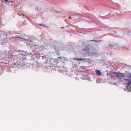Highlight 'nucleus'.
I'll return each instance as SVG.
<instances>
[{"label": "nucleus", "instance_id": "10", "mask_svg": "<svg viewBox=\"0 0 131 131\" xmlns=\"http://www.w3.org/2000/svg\"><path fill=\"white\" fill-rule=\"evenodd\" d=\"M129 79L131 80V75H130L129 76Z\"/></svg>", "mask_w": 131, "mask_h": 131}, {"label": "nucleus", "instance_id": "15", "mask_svg": "<svg viewBox=\"0 0 131 131\" xmlns=\"http://www.w3.org/2000/svg\"><path fill=\"white\" fill-rule=\"evenodd\" d=\"M6 63H6V62H5V64H6Z\"/></svg>", "mask_w": 131, "mask_h": 131}, {"label": "nucleus", "instance_id": "9", "mask_svg": "<svg viewBox=\"0 0 131 131\" xmlns=\"http://www.w3.org/2000/svg\"><path fill=\"white\" fill-rule=\"evenodd\" d=\"M91 41H96V42H97V41H96L95 40H91Z\"/></svg>", "mask_w": 131, "mask_h": 131}, {"label": "nucleus", "instance_id": "6", "mask_svg": "<svg viewBox=\"0 0 131 131\" xmlns=\"http://www.w3.org/2000/svg\"><path fill=\"white\" fill-rule=\"evenodd\" d=\"M97 51H96V52H92L91 53L92 54H96V53H97Z\"/></svg>", "mask_w": 131, "mask_h": 131}, {"label": "nucleus", "instance_id": "8", "mask_svg": "<svg viewBox=\"0 0 131 131\" xmlns=\"http://www.w3.org/2000/svg\"><path fill=\"white\" fill-rule=\"evenodd\" d=\"M110 75H111V77H110L111 78H114V76H115V75L114 76L113 75H111V74Z\"/></svg>", "mask_w": 131, "mask_h": 131}, {"label": "nucleus", "instance_id": "13", "mask_svg": "<svg viewBox=\"0 0 131 131\" xmlns=\"http://www.w3.org/2000/svg\"><path fill=\"white\" fill-rule=\"evenodd\" d=\"M85 50V49H83V51H84V50Z\"/></svg>", "mask_w": 131, "mask_h": 131}, {"label": "nucleus", "instance_id": "12", "mask_svg": "<svg viewBox=\"0 0 131 131\" xmlns=\"http://www.w3.org/2000/svg\"><path fill=\"white\" fill-rule=\"evenodd\" d=\"M17 38L16 37H12V38Z\"/></svg>", "mask_w": 131, "mask_h": 131}, {"label": "nucleus", "instance_id": "3", "mask_svg": "<svg viewBox=\"0 0 131 131\" xmlns=\"http://www.w3.org/2000/svg\"><path fill=\"white\" fill-rule=\"evenodd\" d=\"M95 71L97 75H100L102 74V72L98 70H96Z\"/></svg>", "mask_w": 131, "mask_h": 131}, {"label": "nucleus", "instance_id": "11", "mask_svg": "<svg viewBox=\"0 0 131 131\" xmlns=\"http://www.w3.org/2000/svg\"><path fill=\"white\" fill-rule=\"evenodd\" d=\"M5 1H6V2H8V0H4Z\"/></svg>", "mask_w": 131, "mask_h": 131}, {"label": "nucleus", "instance_id": "7", "mask_svg": "<svg viewBox=\"0 0 131 131\" xmlns=\"http://www.w3.org/2000/svg\"><path fill=\"white\" fill-rule=\"evenodd\" d=\"M39 25L41 26H46L45 25H44L43 24H39Z\"/></svg>", "mask_w": 131, "mask_h": 131}, {"label": "nucleus", "instance_id": "4", "mask_svg": "<svg viewBox=\"0 0 131 131\" xmlns=\"http://www.w3.org/2000/svg\"><path fill=\"white\" fill-rule=\"evenodd\" d=\"M74 59V60H79V61H81L82 60H83L84 61L86 60L85 59H82V58H75V59Z\"/></svg>", "mask_w": 131, "mask_h": 131}, {"label": "nucleus", "instance_id": "2", "mask_svg": "<svg viewBox=\"0 0 131 131\" xmlns=\"http://www.w3.org/2000/svg\"><path fill=\"white\" fill-rule=\"evenodd\" d=\"M125 81H126L125 83L124 84H127V89L130 85L131 84V82L129 80L127 79H124Z\"/></svg>", "mask_w": 131, "mask_h": 131}, {"label": "nucleus", "instance_id": "14", "mask_svg": "<svg viewBox=\"0 0 131 131\" xmlns=\"http://www.w3.org/2000/svg\"><path fill=\"white\" fill-rule=\"evenodd\" d=\"M59 58L60 59H61V58L60 57H59Z\"/></svg>", "mask_w": 131, "mask_h": 131}, {"label": "nucleus", "instance_id": "5", "mask_svg": "<svg viewBox=\"0 0 131 131\" xmlns=\"http://www.w3.org/2000/svg\"><path fill=\"white\" fill-rule=\"evenodd\" d=\"M91 59H87L86 60V62H88L90 63H91Z\"/></svg>", "mask_w": 131, "mask_h": 131}, {"label": "nucleus", "instance_id": "1", "mask_svg": "<svg viewBox=\"0 0 131 131\" xmlns=\"http://www.w3.org/2000/svg\"><path fill=\"white\" fill-rule=\"evenodd\" d=\"M112 73L117 78L120 79L123 78L125 77V75L123 73H118L115 72H113Z\"/></svg>", "mask_w": 131, "mask_h": 131}]
</instances>
